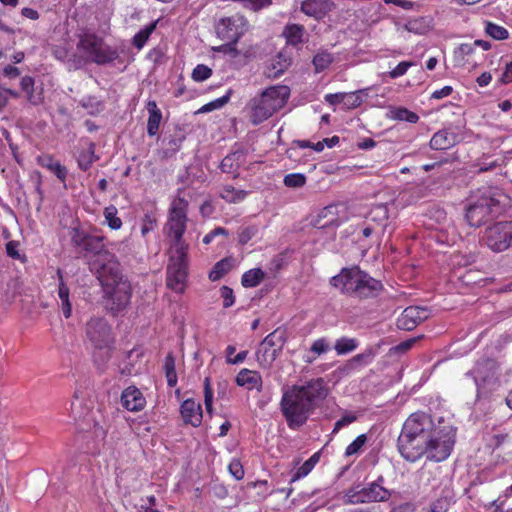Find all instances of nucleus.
<instances>
[{"mask_svg":"<svg viewBox=\"0 0 512 512\" xmlns=\"http://www.w3.org/2000/svg\"><path fill=\"white\" fill-rule=\"evenodd\" d=\"M454 444L453 427L435 426L432 416L422 411L409 415L397 440L399 453L409 462H416L423 456L430 461H444L450 456Z\"/></svg>","mask_w":512,"mask_h":512,"instance_id":"1","label":"nucleus"},{"mask_svg":"<svg viewBox=\"0 0 512 512\" xmlns=\"http://www.w3.org/2000/svg\"><path fill=\"white\" fill-rule=\"evenodd\" d=\"M328 394V384L322 377L312 378L303 384H293L284 389L279 406L287 426L291 430H298L305 425Z\"/></svg>","mask_w":512,"mask_h":512,"instance_id":"2","label":"nucleus"},{"mask_svg":"<svg viewBox=\"0 0 512 512\" xmlns=\"http://www.w3.org/2000/svg\"><path fill=\"white\" fill-rule=\"evenodd\" d=\"M510 198L497 187H481L474 191L466 207V220L471 227H480L490 218L500 215Z\"/></svg>","mask_w":512,"mask_h":512,"instance_id":"3","label":"nucleus"},{"mask_svg":"<svg viewBox=\"0 0 512 512\" xmlns=\"http://www.w3.org/2000/svg\"><path fill=\"white\" fill-rule=\"evenodd\" d=\"M330 284L342 294L359 299L376 297L383 288L380 281L357 266L342 268L338 275L330 279Z\"/></svg>","mask_w":512,"mask_h":512,"instance_id":"4","label":"nucleus"},{"mask_svg":"<svg viewBox=\"0 0 512 512\" xmlns=\"http://www.w3.org/2000/svg\"><path fill=\"white\" fill-rule=\"evenodd\" d=\"M69 234L71 245L78 253L96 257L90 263V269L95 274L109 267L112 261H118L116 256L106 249L103 235L92 234L79 226L71 228Z\"/></svg>","mask_w":512,"mask_h":512,"instance_id":"5","label":"nucleus"},{"mask_svg":"<svg viewBox=\"0 0 512 512\" xmlns=\"http://www.w3.org/2000/svg\"><path fill=\"white\" fill-rule=\"evenodd\" d=\"M85 335L92 347L94 365L99 371H104L115 348V338L111 326L104 318H91L86 323Z\"/></svg>","mask_w":512,"mask_h":512,"instance_id":"6","label":"nucleus"},{"mask_svg":"<svg viewBox=\"0 0 512 512\" xmlns=\"http://www.w3.org/2000/svg\"><path fill=\"white\" fill-rule=\"evenodd\" d=\"M188 200L179 194L172 200L167 221L164 225V234L169 241V252H179L184 255V251L189 250V244L184 239L188 222Z\"/></svg>","mask_w":512,"mask_h":512,"instance_id":"7","label":"nucleus"},{"mask_svg":"<svg viewBox=\"0 0 512 512\" xmlns=\"http://www.w3.org/2000/svg\"><path fill=\"white\" fill-rule=\"evenodd\" d=\"M290 93V88L287 85L267 87L250 101V122L253 125H259L272 117L287 104Z\"/></svg>","mask_w":512,"mask_h":512,"instance_id":"8","label":"nucleus"},{"mask_svg":"<svg viewBox=\"0 0 512 512\" xmlns=\"http://www.w3.org/2000/svg\"><path fill=\"white\" fill-rule=\"evenodd\" d=\"M96 276L112 301L111 310L119 312L125 309L131 300L132 287L130 282L122 275L119 262L112 261L109 267L98 271Z\"/></svg>","mask_w":512,"mask_h":512,"instance_id":"9","label":"nucleus"},{"mask_svg":"<svg viewBox=\"0 0 512 512\" xmlns=\"http://www.w3.org/2000/svg\"><path fill=\"white\" fill-rule=\"evenodd\" d=\"M77 50L85 57L86 61L97 65L110 64L119 57L118 50L108 45L102 37L95 33L82 35L77 43Z\"/></svg>","mask_w":512,"mask_h":512,"instance_id":"10","label":"nucleus"},{"mask_svg":"<svg viewBox=\"0 0 512 512\" xmlns=\"http://www.w3.org/2000/svg\"><path fill=\"white\" fill-rule=\"evenodd\" d=\"M497 370L498 366L494 359L483 357L466 373L476 385L477 398L484 397L495 389L498 382Z\"/></svg>","mask_w":512,"mask_h":512,"instance_id":"11","label":"nucleus"},{"mask_svg":"<svg viewBox=\"0 0 512 512\" xmlns=\"http://www.w3.org/2000/svg\"><path fill=\"white\" fill-rule=\"evenodd\" d=\"M383 477L380 476L376 481L367 486L356 484L347 489L343 496L344 504H362L371 502L387 501L391 493L382 486Z\"/></svg>","mask_w":512,"mask_h":512,"instance_id":"12","label":"nucleus"},{"mask_svg":"<svg viewBox=\"0 0 512 512\" xmlns=\"http://www.w3.org/2000/svg\"><path fill=\"white\" fill-rule=\"evenodd\" d=\"M480 242L495 253H501L512 248V220L498 221L487 226Z\"/></svg>","mask_w":512,"mask_h":512,"instance_id":"13","label":"nucleus"},{"mask_svg":"<svg viewBox=\"0 0 512 512\" xmlns=\"http://www.w3.org/2000/svg\"><path fill=\"white\" fill-rule=\"evenodd\" d=\"M169 262L166 271V286L172 291L182 294L187 285L188 251L184 255L179 252H169Z\"/></svg>","mask_w":512,"mask_h":512,"instance_id":"14","label":"nucleus"},{"mask_svg":"<svg viewBox=\"0 0 512 512\" xmlns=\"http://www.w3.org/2000/svg\"><path fill=\"white\" fill-rule=\"evenodd\" d=\"M285 330L275 329L260 343L256 351V358L262 368H270L281 353L286 342Z\"/></svg>","mask_w":512,"mask_h":512,"instance_id":"15","label":"nucleus"},{"mask_svg":"<svg viewBox=\"0 0 512 512\" xmlns=\"http://www.w3.org/2000/svg\"><path fill=\"white\" fill-rule=\"evenodd\" d=\"M247 19L235 13L231 16L221 18L215 25V31L221 40L229 45H235L239 39L248 31Z\"/></svg>","mask_w":512,"mask_h":512,"instance_id":"16","label":"nucleus"},{"mask_svg":"<svg viewBox=\"0 0 512 512\" xmlns=\"http://www.w3.org/2000/svg\"><path fill=\"white\" fill-rule=\"evenodd\" d=\"M429 310L420 306H409L397 318L396 325L405 331L414 330L421 322L429 317Z\"/></svg>","mask_w":512,"mask_h":512,"instance_id":"17","label":"nucleus"},{"mask_svg":"<svg viewBox=\"0 0 512 512\" xmlns=\"http://www.w3.org/2000/svg\"><path fill=\"white\" fill-rule=\"evenodd\" d=\"M180 414L185 424L199 427L202 423V406L193 398L184 400L180 406Z\"/></svg>","mask_w":512,"mask_h":512,"instance_id":"18","label":"nucleus"},{"mask_svg":"<svg viewBox=\"0 0 512 512\" xmlns=\"http://www.w3.org/2000/svg\"><path fill=\"white\" fill-rule=\"evenodd\" d=\"M122 406L131 412H139L144 409L146 399L136 386H128L121 393Z\"/></svg>","mask_w":512,"mask_h":512,"instance_id":"19","label":"nucleus"},{"mask_svg":"<svg viewBox=\"0 0 512 512\" xmlns=\"http://www.w3.org/2000/svg\"><path fill=\"white\" fill-rule=\"evenodd\" d=\"M334 7L331 0H304L301 3V11L307 16L322 19Z\"/></svg>","mask_w":512,"mask_h":512,"instance_id":"20","label":"nucleus"},{"mask_svg":"<svg viewBox=\"0 0 512 512\" xmlns=\"http://www.w3.org/2000/svg\"><path fill=\"white\" fill-rule=\"evenodd\" d=\"M281 36L286 45L298 48L307 41V32L302 24L288 23L283 28Z\"/></svg>","mask_w":512,"mask_h":512,"instance_id":"21","label":"nucleus"},{"mask_svg":"<svg viewBox=\"0 0 512 512\" xmlns=\"http://www.w3.org/2000/svg\"><path fill=\"white\" fill-rule=\"evenodd\" d=\"M57 278H58V289L57 294L61 301V309L64 317L66 319L70 318L72 315V304L70 301V290L67 286L66 282L64 281L63 272L60 268L56 271Z\"/></svg>","mask_w":512,"mask_h":512,"instance_id":"22","label":"nucleus"},{"mask_svg":"<svg viewBox=\"0 0 512 512\" xmlns=\"http://www.w3.org/2000/svg\"><path fill=\"white\" fill-rule=\"evenodd\" d=\"M238 386L245 387L248 390H262V377L259 372L243 368L236 376Z\"/></svg>","mask_w":512,"mask_h":512,"instance_id":"23","label":"nucleus"},{"mask_svg":"<svg viewBox=\"0 0 512 512\" xmlns=\"http://www.w3.org/2000/svg\"><path fill=\"white\" fill-rule=\"evenodd\" d=\"M456 143L457 135L448 129H442L432 136L429 145L433 150H448Z\"/></svg>","mask_w":512,"mask_h":512,"instance_id":"24","label":"nucleus"},{"mask_svg":"<svg viewBox=\"0 0 512 512\" xmlns=\"http://www.w3.org/2000/svg\"><path fill=\"white\" fill-rule=\"evenodd\" d=\"M146 109L149 114L147 120V134L152 137L157 135L159 132L160 123L162 120V112L154 100H149L147 102Z\"/></svg>","mask_w":512,"mask_h":512,"instance_id":"25","label":"nucleus"},{"mask_svg":"<svg viewBox=\"0 0 512 512\" xmlns=\"http://www.w3.org/2000/svg\"><path fill=\"white\" fill-rule=\"evenodd\" d=\"M245 161L246 153L242 150H237L222 159L220 169L224 173H235L245 163Z\"/></svg>","mask_w":512,"mask_h":512,"instance_id":"26","label":"nucleus"},{"mask_svg":"<svg viewBox=\"0 0 512 512\" xmlns=\"http://www.w3.org/2000/svg\"><path fill=\"white\" fill-rule=\"evenodd\" d=\"M38 164L51 171L62 182L67 178V169L51 155H41L37 158Z\"/></svg>","mask_w":512,"mask_h":512,"instance_id":"27","label":"nucleus"},{"mask_svg":"<svg viewBox=\"0 0 512 512\" xmlns=\"http://www.w3.org/2000/svg\"><path fill=\"white\" fill-rule=\"evenodd\" d=\"M248 192L243 189H237L233 185L225 184L221 187L219 196L225 202L230 204H237L245 200Z\"/></svg>","mask_w":512,"mask_h":512,"instance_id":"28","label":"nucleus"},{"mask_svg":"<svg viewBox=\"0 0 512 512\" xmlns=\"http://www.w3.org/2000/svg\"><path fill=\"white\" fill-rule=\"evenodd\" d=\"M331 349L329 341L325 337L314 340L310 346L308 354L304 357V362L312 364L317 357L327 353Z\"/></svg>","mask_w":512,"mask_h":512,"instance_id":"29","label":"nucleus"},{"mask_svg":"<svg viewBox=\"0 0 512 512\" xmlns=\"http://www.w3.org/2000/svg\"><path fill=\"white\" fill-rule=\"evenodd\" d=\"M389 118L395 121H406L408 123L415 124L419 121V116L402 106H392L389 109Z\"/></svg>","mask_w":512,"mask_h":512,"instance_id":"30","label":"nucleus"},{"mask_svg":"<svg viewBox=\"0 0 512 512\" xmlns=\"http://www.w3.org/2000/svg\"><path fill=\"white\" fill-rule=\"evenodd\" d=\"M320 461V451L315 452L308 460H306L293 474L291 482H295L306 477Z\"/></svg>","mask_w":512,"mask_h":512,"instance_id":"31","label":"nucleus"},{"mask_svg":"<svg viewBox=\"0 0 512 512\" xmlns=\"http://www.w3.org/2000/svg\"><path fill=\"white\" fill-rule=\"evenodd\" d=\"M232 269V258L226 257L216 262L209 272L211 281H218L223 278Z\"/></svg>","mask_w":512,"mask_h":512,"instance_id":"32","label":"nucleus"},{"mask_svg":"<svg viewBox=\"0 0 512 512\" xmlns=\"http://www.w3.org/2000/svg\"><path fill=\"white\" fill-rule=\"evenodd\" d=\"M165 377L167 380V385L169 387H175L178 382V376L176 373V367H175V357L172 352H169L164 360V366H163Z\"/></svg>","mask_w":512,"mask_h":512,"instance_id":"33","label":"nucleus"},{"mask_svg":"<svg viewBox=\"0 0 512 512\" xmlns=\"http://www.w3.org/2000/svg\"><path fill=\"white\" fill-rule=\"evenodd\" d=\"M265 273L260 268H254L246 271L241 278V284L245 288H253L260 284L264 279Z\"/></svg>","mask_w":512,"mask_h":512,"instance_id":"34","label":"nucleus"},{"mask_svg":"<svg viewBox=\"0 0 512 512\" xmlns=\"http://www.w3.org/2000/svg\"><path fill=\"white\" fill-rule=\"evenodd\" d=\"M97 160L98 157L95 155V145L93 143H90L89 148L87 150H83L79 153L77 162L79 168L82 171H87Z\"/></svg>","mask_w":512,"mask_h":512,"instance_id":"35","label":"nucleus"},{"mask_svg":"<svg viewBox=\"0 0 512 512\" xmlns=\"http://www.w3.org/2000/svg\"><path fill=\"white\" fill-rule=\"evenodd\" d=\"M156 26H157V21L148 24L147 26L142 28L140 31H138L132 38V45L135 48H137L138 50H141L147 43L151 34L155 31Z\"/></svg>","mask_w":512,"mask_h":512,"instance_id":"36","label":"nucleus"},{"mask_svg":"<svg viewBox=\"0 0 512 512\" xmlns=\"http://www.w3.org/2000/svg\"><path fill=\"white\" fill-rule=\"evenodd\" d=\"M359 345V342L355 338L341 337L336 340L334 344V350L337 355H345L354 351Z\"/></svg>","mask_w":512,"mask_h":512,"instance_id":"37","label":"nucleus"},{"mask_svg":"<svg viewBox=\"0 0 512 512\" xmlns=\"http://www.w3.org/2000/svg\"><path fill=\"white\" fill-rule=\"evenodd\" d=\"M105 222L112 230H119L122 227V220L118 217V210L114 205H110L103 212Z\"/></svg>","mask_w":512,"mask_h":512,"instance_id":"38","label":"nucleus"},{"mask_svg":"<svg viewBox=\"0 0 512 512\" xmlns=\"http://www.w3.org/2000/svg\"><path fill=\"white\" fill-rule=\"evenodd\" d=\"M366 96L365 90H358L354 92H344V106L347 109H356L364 102Z\"/></svg>","mask_w":512,"mask_h":512,"instance_id":"39","label":"nucleus"},{"mask_svg":"<svg viewBox=\"0 0 512 512\" xmlns=\"http://www.w3.org/2000/svg\"><path fill=\"white\" fill-rule=\"evenodd\" d=\"M20 86L21 89L27 94V99L31 104L37 105L41 103L42 98L33 94L34 79L31 76H24L20 81Z\"/></svg>","mask_w":512,"mask_h":512,"instance_id":"40","label":"nucleus"},{"mask_svg":"<svg viewBox=\"0 0 512 512\" xmlns=\"http://www.w3.org/2000/svg\"><path fill=\"white\" fill-rule=\"evenodd\" d=\"M485 32L495 40H506L509 38V32L505 27L490 21L486 22Z\"/></svg>","mask_w":512,"mask_h":512,"instance_id":"41","label":"nucleus"},{"mask_svg":"<svg viewBox=\"0 0 512 512\" xmlns=\"http://www.w3.org/2000/svg\"><path fill=\"white\" fill-rule=\"evenodd\" d=\"M81 105L90 115H97L104 110V103L96 96H87L81 101Z\"/></svg>","mask_w":512,"mask_h":512,"instance_id":"42","label":"nucleus"},{"mask_svg":"<svg viewBox=\"0 0 512 512\" xmlns=\"http://www.w3.org/2000/svg\"><path fill=\"white\" fill-rule=\"evenodd\" d=\"M333 61V58L331 56V54L327 53V52H321V53H317L314 57H313V65L315 67V71L316 72H321L325 69H327L330 64L332 63Z\"/></svg>","mask_w":512,"mask_h":512,"instance_id":"43","label":"nucleus"},{"mask_svg":"<svg viewBox=\"0 0 512 512\" xmlns=\"http://www.w3.org/2000/svg\"><path fill=\"white\" fill-rule=\"evenodd\" d=\"M306 176L302 173H290L285 175L283 183L289 188H300L306 184Z\"/></svg>","mask_w":512,"mask_h":512,"instance_id":"44","label":"nucleus"},{"mask_svg":"<svg viewBox=\"0 0 512 512\" xmlns=\"http://www.w3.org/2000/svg\"><path fill=\"white\" fill-rule=\"evenodd\" d=\"M366 442H367L366 434H360L352 441V443H350L346 447L345 453H344L345 456L350 457L352 455L359 453L361 451V449L363 448V446L366 444Z\"/></svg>","mask_w":512,"mask_h":512,"instance_id":"45","label":"nucleus"},{"mask_svg":"<svg viewBox=\"0 0 512 512\" xmlns=\"http://www.w3.org/2000/svg\"><path fill=\"white\" fill-rule=\"evenodd\" d=\"M231 95H232V90L229 89L227 91V93L225 95H223L222 97L220 98H217L207 104H205L201 109L200 111L202 112H209V111H212V110H215V109H219L221 107H223L225 104H227L231 98Z\"/></svg>","mask_w":512,"mask_h":512,"instance_id":"46","label":"nucleus"},{"mask_svg":"<svg viewBox=\"0 0 512 512\" xmlns=\"http://www.w3.org/2000/svg\"><path fill=\"white\" fill-rule=\"evenodd\" d=\"M374 353L371 349L364 351L363 353L357 354L352 357L349 361L351 366H366L373 360Z\"/></svg>","mask_w":512,"mask_h":512,"instance_id":"47","label":"nucleus"},{"mask_svg":"<svg viewBox=\"0 0 512 512\" xmlns=\"http://www.w3.org/2000/svg\"><path fill=\"white\" fill-rule=\"evenodd\" d=\"M212 69L204 64H198L192 71V79L196 82H203L210 78Z\"/></svg>","mask_w":512,"mask_h":512,"instance_id":"48","label":"nucleus"},{"mask_svg":"<svg viewBox=\"0 0 512 512\" xmlns=\"http://www.w3.org/2000/svg\"><path fill=\"white\" fill-rule=\"evenodd\" d=\"M204 404L207 413L211 414L213 410V388L209 377L204 379Z\"/></svg>","mask_w":512,"mask_h":512,"instance_id":"49","label":"nucleus"},{"mask_svg":"<svg viewBox=\"0 0 512 512\" xmlns=\"http://www.w3.org/2000/svg\"><path fill=\"white\" fill-rule=\"evenodd\" d=\"M257 231L258 229L254 225L240 228L238 232V243L242 246L247 244L256 235Z\"/></svg>","mask_w":512,"mask_h":512,"instance_id":"50","label":"nucleus"},{"mask_svg":"<svg viewBox=\"0 0 512 512\" xmlns=\"http://www.w3.org/2000/svg\"><path fill=\"white\" fill-rule=\"evenodd\" d=\"M450 502L447 497H440L433 501L429 508L423 512H447Z\"/></svg>","mask_w":512,"mask_h":512,"instance_id":"51","label":"nucleus"},{"mask_svg":"<svg viewBox=\"0 0 512 512\" xmlns=\"http://www.w3.org/2000/svg\"><path fill=\"white\" fill-rule=\"evenodd\" d=\"M228 470L236 480H241L244 478V468L239 459L233 458L228 465Z\"/></svg>","mask_w":512,"mask_h":512,"instance_id":"52","label":"nucleus"},{"mask_svg":"<svg viewBox=\"0 0 512 512\" xmlns=\"http://www.w3.org/2000/svg\"><path fill=\"white\" fill-rule=\"evenodd\" d=\"M414 65L411 61H401L398 65L389 72L392 79L399 78L406 74L407 70Z\"/></svg>","mask_w":512,"mask_h":512,"instance_id":"53","label":"nucleus"},{"mask_svg":"<svg viewBox=\"0 0 512 512\" xmlns=\"http://www.w3.org/2000/svg\"><path fill=\"white\" fill-rule=\"evenodd\" d=\"M157 226V220L153 215L145 214L141 226L142 236H146L148 233L153 231Z\"/></svg>","mask_w":512,"mask_h":512,"instance_id":"54","label":"nucleus"},{"mask_svg":"<svg viewBox=\"0 0 512 512\" xmlns=\"http://www.w3.org/2000/svg\"><path fill=\"white\" fill-rule=\"evenodd\" d=\"M221 297L223 298V307L229 308L235 302L233 290L228 286H222L220 288Z\"/></svg>","mask_w":512,"mask_h":512,"instance_id":"55","label":"nucleus"},{"mask_svg":"<svg viewBox=\"0 0 512 512\" xmlns=\"http://www.w3.org/2000/svg\"><path fill=\"white\" fill-rule=\"evenodd\" d=\"M10 97L17 98L18 93L10 89L0 87V111L7 105Z\"/></svg>","mask_w":512,"mask_h":512,"instance_id":"56","label":"nucleus"},{"mask_svg":"<svg viewBox=\"0 0 512 512\" xmlns=\"http://www.w3.org/2000/svg\"><path fill=\"white\" fill-rule=\"evenodd\" d=\"M354 421H356V416L352 414L341 417L339 420L336 421L332 433H338L340 429L353 423Z\"/></svg>","mask_w":512,"mask_h":512,"instance_id":"57","label":"nucleus"},{"mask_svg":"<svg viewBox=\"0 0 512 512\" xmlns=\"http://www.w3.org/2000/svg\"><path fill=\"white\" fill-rule=\"evenodd\" d=\"M19 242L15 240H11L6 243V253L12 259H19L20 254L18 251Z\"/></svg>","mask_w":512,"mask_h":512,"instance_id":"58","label":"nucleus"},{"mask_svg":"<svg viewBox=\"0 0 512 512\" xmlns=\"http://www.w3.org/2000/svg\"><path fill=\"white\" fill-rule=\"evenodd\" d=\"M278 63L281 65V67L279 69H276V67L273 65L272 70L269 69L268 72H266L267 77H269V78L280 77L283 74V72L285 71V69L290 65V60L284 59L283 64H281L280 62H278Z\"/></svg>","mask_w":512,"mask_h":512,"instance_id":"59","label":"nucleus"},{"mask_svg":"<svg viewBox=\"0 0 512 512\" xmlns=\"http://www.w3.org/2000/svg\"><path fill=\"white\" fill-rule=\"evenodd\" d=\"M325 101L333 106L338 104L344 105V92L326 94Z\"/></svg>","mask_w":512,"mask_h":512,"instance_id":"60","label":"nucleus"},{"mask_svg":"<svg viewBox=\"0 0 512 512\" xmlns=\"http://www.w3.org/2000/svg\"><path fill=\"white\" fill-rule=\"evenodd\" d=\"M452 92H453L452 86L447 85V86L442 87L441 89L435 90L431 94V98L442 99V98L450 96L452 94Z\"/></svg>","mask_w":512,"mask_h":512,"instance_id":"61","label":"nucleus"},{"mask_svg":"<svg viewBox=\"0 0 512 512\" xmlns=\"http://www.w3.org/2000/svg\"><path fill=\"white\" fill-rule=\"evenodd\" d=\"M509 439V435L506 433L495 434L492 437V443L494 448L501 447L504 443H506Z\"/></svg>","mask_w":512,"mask_h":512,"instance_id":"62","label":"nucleus"},{"mask_svg":"<svg viewBox=\"0 0 512 512\" xmlns=\"http://www.w3.org/2000/svg\"><path fill=\"white\" fill-rule=\"evenodd\" d=\"M499 81L502 84L512 83V62L506 65V69L503 72Z\"/></svg>","mask_w":512,"mask_h":512,"instance_id":"63","label":"nucleus"},{"mask_svg":"<svg viewBox=\"0 0 512 512\" xmlns=\"http://www.w3.org/2000/svg\"><path fill=\"white\" fill-rule=\"evenodd\" d=\"M415 506L412 503H403L392 509L390 512H414Z\"/></svg>","mask_w":512,"mask_h":512,"instance_id":"64","label":"nucleus"}]
</instances>
